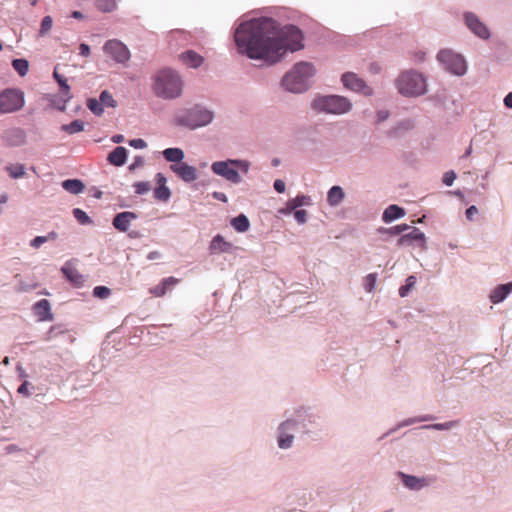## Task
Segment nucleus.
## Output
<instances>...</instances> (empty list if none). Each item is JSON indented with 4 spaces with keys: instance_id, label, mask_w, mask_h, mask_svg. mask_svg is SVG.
I'll return each mask as SVG.
<instances>
[{
    "instance_id": "nucleus-1",
    "label": "nucleus",
    "mask_w": 512,
    "mask_h": 512,
    "mask_svg": "<svg viewBox=\"0 0 512 512\" xmlns=\"http://www.w3.org/2000/svg\"><path fill=\"white\" fill-rule=\"evenodd\" d=\"M234 40L241 54L269 65L279 62L288 51L295 52L304 46L302 32L297 26L280 27L269 17L243 21L234 32Z\"/></svg>"
},
{
    "instance_id": "nucleus-2",
    "label": "nucleus",
    "mask_w": 512,
    "mask_h": 512,
    "mask_svg": "<svg viewBox=\"0 0 512 512\" xmlns=\"http://www.w3.org/2000/svg\"><path fill=\"white\" fill-rule=\"evenodd\" d=\"M308 410L300 407L280 421L275 430L276 445L280 450H290L294 447L296 436L308 432V423H312Z\"/></svg>"
},
{
    "instance_id": "nucleus-3",
    "label": "nucleus",
    "mask_w": 512,
    "mask_h": 512,
    "mask_svg": "<svg viewBox=\"0 0 512 512\" xmlns=\"http://www.w3.org/2000/svg\"><path fill=\"white\" fill-rule=\"evenodd\" d=\"M315 73L316 69L312 63L298 62L285 73L281 80V86L285 91L293 94L304 93L311 87Z\"/></svg>"
},
{
    "instance_id": "nucleus-4",
    "label": "nucleus",
    "mask_w": 512,
    "mask_h": 512,
    "mask_svg": "<svg viewBox=\"0 0 512 512\" xmlns=\"http://www.w3.org/2000/svg\"><path fill=\"white\" fill-rule=\"evenodd\" d=\"M152 91L158 98L174 100L183 92V80L179 73L170 68L159 70L152 78Z\"/></svg>"
},
{
    "instance_id": "nucleus-5",
    "label": "nucleus",
    "mask_w": 512,
    "mask_h": 512,
    "mask_svg": "<svg viewBox=\"0 0 512 512\" xmlns=\"http://www.w3.org/2000/svg\"><path fill=\"white\" fill-rule=\"evenodd\" d=\"M214 117L212 110L201 104H196L190 108L177 111L174 116V123L180 127L196 130L211 124Z\"/></svg>"
},
{
    "instance_id": "nucleus-6",
    "label": "nucleus",
    "mask_w": 512,
    "mask_h": 512,
    "mask_svg": "<svg viewBox=\"0 0 512 512\" xmlns=\"http://www.w3.org/2000/svg\"><path fill=\"white\" fill-rule=\"evenodd\" d=\"M251 163L245 159H226L215 161L211 164L213 174L222 177L231 184L237 185L242 182L240 172L247 174L250 170Z\"/></svg>"
},
{
    "instance_id": "nucleus-7",
    "label": "nucleus",
    "mask_w": 512,
    "mask_h": 512,
    "mask_svg": "<svg viewBox=\"0 0 512 512\" xmlns=\"http://www.w3.org/2000/svg\"><path fill=\"white\" fill-rule=\"evenodd\" d=\"M395 84L398 92L405 97H417L427 92L426 78L413 69L402 72Z\"/></svg>"
},
{
    "instance_id": "nucleus-8",
    "label": "nucleus",
    "mask_w": 512,
    "mask_h": 512,
    "mask_svg": "<svg viewBox=\"0 0 512 512\" xmlns=\"http://www.w3.org/2000/svg\"><path fill=\"white\" fill-rule=\"evenodd\" d=\"M311 107L319 113L343 115L352 110L351 101L341 95H319L313 100Z\"/></svg>"
},
{
    "instance_id": "nucleus-9",
    "label": "nucleus",
    "mask_w": 512,
    "mask_h": 512,
    "mask_svg": "<svg viewBox=\"0 0 512 512\" xmlns=\"http://www.w3.org/2000/svg\"><path fill=\"white\" fill-rule=\"evenodd\" d=\"M437 60L446 71L454 75L462 76L467 71L465 59L450 49L440 50L437 54Z\"/></svg>"
},
{
    "instance_id": "nucleus-10",
    "label": "nucleus",
    "mask_w": 512,
    "mask_h": 512,
    "mask_svg": "<svg viewBox=\"0 0 512 512\" xmlns=\"http://www.w3.org/2000/svg\"><path fill=\"white\" fill-rule=\"evenodd\" d=\"M25 105L24 93L19 89L7 88L0 92V113L10 114L21 110Z\"/></svg>"
},
{
    "instance_id": "nucleus-11",
    "label": "nucleus",
    "mask_w": 512,
    "mask_h": 512,
    "mask_svg": "<svg viewBox=\"0 0 512 512\" xmlns=\"http://www.w3.org/2000/svg\"><path fill=\"white\" fill-rule=\"evenodd\" d=\"M396 475L406 489L415 492L428 488L436 482V477L433 475L416 476L402 471H398Z\"/></svg>"
},
{
    "instance_id": "nucleus-12",
    "label": "nucleus",
    "mask_w": 512,
    "mask_h": 512,
    "mask_svg": "<svg viewBox=\"0 0 512 512\" xmlns=\"http://www.w3.org/2000/svg\"><path fill=\"white\" fill-rule=\"evenodd\" d=\"M463 21L471 33L482 40L491 37L490 29L475 13L467 11L463 14Z\"/></svg>"
},
{
    "instance_id": "nucleus-13",
    "label": "nucleus",
    "mask_w": 512,
    "mask_h": 512,
    "mask_svg": "<svg viewBox=\"0 0 512 512\" xmlns=\"http://www.w3.org/2000/svg\"><path fill=\"white\" fill-rule=\"evenodd\" d=\"M343 86L356 93H361L365 96H372L373 89L366 84V82L353 72H346L341 76Z\"/></svg>"
},
{
    "instance_id": "nucleus-14",
    "label": "nucleus",
    "mask_w": 512,
    "mask_h": 512,
    "mask_svg": "<svg viewBox=\"0 0 512 512\" xmlns=\"http://www.w3.org/2000/svg\"><path fill=\"white\" fill-rule=\"evenodd\" d=\"M103 50L107 55L112 57L117 63L124 64L130 59V51L127 46L117 39L108 40L104 46Z\"/></svg>"
},
{
    "instance_id": "nucleus-15",
    "label": "nucleus",
    "mask_w": 512,
    "mask_h": 512,
    "mask_svg": "<svg viewBox=\"0 0 512 512\" xmlns=\"http://www.w3.org/2000/svg\"><path fill=\"white\" fill-rule=\"evenodd\" d=\"M1 139L8 147H20L26 144L27 134L23 128L11 127L3 131Z\"/></svg>"
},
{
    "instance_id": "nucleus-16",
    "label": "nucleus",
    "mask_w": 512,
    "mask_h": 512,
    "mask_svg": "<svg viewBox=\"0 0 512 512\" xmlns=\"http://www.w3.org/2000/svg\"><path fill=\"white\" fill-rule=\"evenodd\" d=\"M410 231L406 234H403L398 239L399 246L412 245L413 242H417L418 246L421 248H426V236L425 234L416 227L410 226Z\"/></svg>"
},
{
    "instance_id": "nucleus-17",
    "label": "nucleus",
    "mask_w": 512,
    "mask_h": 512,
    "mask_svg": "<svg viewBox=\"0 0 512 512\" xmlns=\"http://www.w3.org/2000/svg\"><path fill=\"white\" fill-rule=\"evenodd\" d=\"M170 169L180 179L187 183L193 182L198 178L197 169L184 162H181L180 164H172Z\"/></svg>"
},
{
    "instance_id": "nucleus-18",
    "label": "nucleus",
    "mask_w": 512,
    "mask_h": 512,
    "mask_svg": "<svg viewBox=\"0 0 512 512\" xmlns=\"http://www.w3.org/2000/svg\"><path fill=\"white\" fill-rule=\"evenodd\" d=\"M312 204L313 203L310 196L300 194L297 195L295 198L289 199L286 202V206L279 210V213L283 215H289L295 212L296 210H299V207L311 206Z\"/></svg>"
},
{
    "instance_id": "nucleus-19",
    "label": "nucleus",
    "mask_w": 512,
    "mask_h": 512,
    "mask_svg": "<svg viewBox=\"0 0 512 512\" xmlns=\"http://www.w3.org/2000/svg\"><path fill=\"white\" fill-rule=\"evenodd\" d=\"M137 219V215L134 212L124 211L115 215L113 219V226L120 232H126L133 220Z\"/></svg>"
},
{
    "instance_id": "nucleus-20",
    "label": "nucleus",
    "mask_w": 512,
    "mask_h": 512,
    "mask_svg": "<svg viewBox=\"0 0 512 512\" xmlns=\"http://www.w3.org/2000/svg\"><path fill=\"white\" fill-rule=\"evenodd\" d=\"M61 272L75 286H81L84 283V277L79 273L72 261L65 262L61 267Z\"/></svg>"
},
{
    "instance_id": "nucleus-21",
    "label": "nucleus",
    "mask_w": 512,
    "mask_h": 512,
    "mask_svg": "<svg viewBox=\"0 0 512 512\" xmlns=\"http://www.w3.org/2000/svg\"><path fill=\"white\" fill-rule=\"evenodd\" d=\"M415 124L412 119H403L393 126L388 132L387 136L390 138H402L414 128Z\"/></svg>"
},
{
    "instance_id": "nucleus-22",
    "label": "nucleus",
    "mask_w": 512,
    "mask_h": 512,
    "mask_svg": "<svg viewBox=\"0 0 512 512\" xmlns=\"http://www.w3.org/2000/svg\"><path fill=\"white\" fill-rule=\"evenodd\" d=\"M511 293H512V281L496 286L490 292L489 300L493 304H499V303L503 302Z\"/></svg>"
},
{
    "instance_id": "nucleus-23",
    "label": "nucleus",
    "mask_w": 512,
    "mask_h": 512,
    "mask_svg": "<svg viewBox=\"0 0 512 512\" xmlns=\"http://www.w3.org/2000/svg\"><path fill=\"white\" fill-rule=\"evenodd\" d=\"M33 311L39 321H50L53 319L51 305L47 299H41L33 305Z\"/></svg>"
},
{
    "instance_id": "nucleus-24",
    "label": "nucleus",
    "mask_w": 512,
    "mask_h": 512,
    "mask_svg": "<svg viewBox=\"0 0 512 512\" xmlns=\"http://www.w3.org/2000/svg\"><path fill=\"white\" fill-rule=\"evenodd\" d=\"M53 78L58 83V85L61 89V94L64 96L62 106H58V109L60 111H64L66 109V104L72 98V95L70 93V86L68 85L67 79L64 78L62 75H60L57 72L56 68L53 72Z\"/></svg>"
},
{
    "instance_id": "nucleus-25",
    "label": "nucleus",
    "mask_w": 512,
    "mask_h": 512,
    "mask_svg": "<svg viewBox=\"0 0 512 512\" xmlns=\"http://www.w3.org/2000/svg\"><path fill=\"white\" fill-rule=\"evenodd\" d=\"M179 280L175 277H167L161 280V282L150 289V293L156 297L164 296L168 290L178 284Z\"/></svg>"
},
{
    "instance_id": "nucleus-26",
    "label": "nucleus",
    "mask_w": 512,
    "mask_h": 512,
    "mask_svg": "<svg viewBox=\"0 0 512 512\" xmlns=\"http://www.w3.org/2000/svg\"><path fill=\"white\" fill-rule=\"evenodd\" d=\"M231 248L232 244L227 242L220 234L214 236L209 245L211 254L229 252Z\"/></svg>"
},
{
    "instance_id": "nucleus-27",
    "label": "nucleus",
    "mask_w": 512,
    "mask_h": 512,
    "mask_svg": "<svg viewBox=\"0 0 512 512\" xmlns=\"http://www.w3.org/2000/svg\"><path fill=\"white\" fill-rule=\"evenodd\" d=\"M107 160L110 164L114 166H123L127 160L126 148L123 146H117L108 154Z\"/></svg>"
},
{
    "instance_id": "nucleus-28",
    "label": "nucleus",
    "mask_w": 512,
    "mask_h": 512,
    "mask_svg": "<svg viewBox=\"0 0 512 512\" xmlns=\"http://www.w3.org/2000/svg\"><path fill=\"white\" fill-rule=\"evenodd\" d=\"M405 214L406 212L404 208L395 204H391L384 210L382 214V220L385 223H391L397 219L404 217Z\"/></svg>"
},
{
    "instance_id": "nucleus-29",
    "label": "nucleus",
    "mask_w": 512,
    "mask_h": 512,
    "mask_svg": "<svg viewBox=\"0 0 512 512\" xmlns=\"http://www.w3.org/2000/svg\"><path fill=\"white\" fill-rule=\"evenodd\" d=\"M180 60L190 68H198L202 65L204 58L193 50H187L180 55Z\"/></svg>"
},
{
    "instance_id": "nucleus-30",
    "label": "nucleus",
    "mask_w": 512,
    "mask_h": 512,
    "mask_svg": "<svg viewBox=\"0 0 512 512\" xmlns=\"http://www.w3.org/2000/svg\"><path fill=\"white\" fill-rule=\"evenodd\" d=\"M345 198V193L342 187L335 185L332 186L327 192V203L331 207L339 206Z\"/></svg>"
},
{
    "instance_id": "nucleus-31",
    "label": "nucleus",
    "mask_w": 512,
    "mask_h": 512,
    "mask_svg": "<svg viewBox=\"0 0 512 512\" xmlns=\"http://www.w3.org/2000/svg\"><path fill=\"white\" fill-rule=\"evenodd\" d=\"M434 418L435 417L433 415H430V414H426V415H422V416H417V417L406 418V419L400 421L399 423H397V425L394 428H392L390 431H388L387 435L396 432L400 428H403V427H406V426H410V425H413V424L419 423V422L431 421Z\"/></svg>"
},
{
    "instance_id": "nucleus-32",
    "label": "nucleus",
    "mask_w": 512,
    "mask_h": 512,
    "mask_svg": "<svg viewBox=\"0 0 512 512\" xmlns=\"http://www.w3.org/2000/svg\"><path fill=\"white\" fill-rule=\"evenodd\" d=\"M162 155L168 162L175 164H180L185 157L184 151L178 147L166 148Z\"/></svg>"
},
{
    "instance_id": "nucleus-33",
    "label": "nucleus",
    "mask_w": 512,
    "mask_h": 512,
    "mask_svg": "<svg viewBox=\"0 0 512 512\" xmlns=\"http://www.w3.org/2000/svg\"><path fill=\"white\" fill-rule=\"evenodd\" d=\"M62 188L73 195L82 193L85 189L84 183L79 179H66L61 184Z\"/></svg>"
},
{
    "instance_id": "nucleus-34",
    "label": "nucleus",
    "mask_w": 512,
    "mask_h": 512,
    "mask_svg": "<svg viewBox=\"0 0 512 512\" xmlns=\"http://www.w3.org/2000/svg\"><path fill=\"white\" fill-rule=\"evenodd\" d=\"M232 227L240 233L246 232L250 227L249 219L244 214H239L231 220Z\"/></svg>"
},
{
    "instance_id": "nucleus-35",
    "label": "nucleus",
    "mask_w": 512,
    "mask_h": 512,
    "mask_svg": "<svg viewBox=\"0 0 512 512\" xmlns=\"http://www.w3.org/2000/svg\"><path fill=\"white\" fill-rule=\"evenodd\" d=\"M459 425L458 420L447 421L443 423H434V424H426L421 428L425 430H438V431H447L453 429Z\"/></svg>"
},
{
    "instance_id": "nucleus-36",
    "label": "nucleus",
    "mask_w": 512,
    "mask_h": 512,
    "mask_svg": "<svg viewBox=\"0 0 512 512\" xmlns=\"http://www.w3.org/2000/svg\"><path fill=\"white\" fill-rule=\"evenodd\" d=\"M85 123L82 120H74L68 124H63L61 130L72 135L84 130Z\"/></svg>"
},
{
    "instance_id": "nucleus-37",
    "label": "nucleus",
    "mask_w": 512,
    "mask_h": 512,
    "mask_svg": "<svg viewBox=\"0 0 512 512\" xmlns=\"http://www.w3.org/2000/svg\"><path fill=\"white\" fill-rule=\"evenodd\" d=\"M5 170L12 179H20L26 174L25 166L20 163L8 165L5 167Z\"/></svg>"
},
{
    "instance_id": "nucleus-38",
    "label": "nucleus",
    "mask_w": 512,
    "mask_h": 512,
    "mask_svg": "<svg viewBox=\"0 0 512 512\" xmlns=\"http://www.w3.org/2000/svg\"><path fill=\"white\" fill-rule=\"evenodd\" d=\"M416 282L417 278L414 275L408 276L405 280V284L399 288V296L402 298L407 297L411 290L415 287Z\"/></svg>"
},
{
    "instance_id": "nucleus-39",
    "label": "nucleus",
    "mask_w": 512,
    "mask_h": 512,
    "mask_svg": "<svg viewBox=\"0 0 512 512\" xmlns=\"http://www.w3.org/2000/svg\"><path fill=\"white\" fill-rule=\"evenodd\" d=\"M12 66L21 77L28 73L29 62L24 58L14 59L12 61Z\"/></svg>"
},
{
    "instance_id": "nucleus-40",
    "label": "nucleus",
    "mask_w": 512,
    "mask_h": 512,
    "mask_svg": "<svg viewBox=\"0 0 512 512\" xmlns=\"http://www.w3.org/2000/svg\"><path fill=\"white\" fill-rule=\"evenodd\" d=\"M154 197L159 201L167 202L171 197V191L166 185L161 184L154 190Z\"/></svg>"
},
{
    "instance_id": "nucleus-41",
    "label": "nucleus",
    "mask_w": 512,
    "mask_h": 512,
    "mask_svg": "<svg viewBox=\"0 0 512 512\" xmlns=\"http://www.w3.org/2000/svg\"><path fill=\"white\" fill-rule=\"evenodd\" d=\"M98 100L100 101L101 104H103V108L104 107H110V108L117 107V101L113 98L112 94L107 90H103L100 93Z\"/></svg>"
},
{
    "instance_id": "nucleus-42",
    "label": "nucleus",
    "mask_w": 512,
    "mask_h": 512,
    "mask_svg": "<svg viewBox=\"0 0 512 512\" xmlns=\"http://www.w3.org/2000/svg\"><path fill=\"white\" fill-rule=\"evenodd\" d=\"M86 105L95 116H101L104 113L103 104L96 98L87 99Z\"/></svg>"
},
{
    "instance_id": "nucleus-43",
    "label": "nucleus",
    "mask_w": 512,
    "mask_h": 512,
    "mask_svg": "<svg viewBox=\"0 0 512 512\" xmlns=\"http://www.w3.org/2000/svg\"><path fill=\"white\" fill-rule=\"evenodd\" d=\"M409 229H410L409 225L399 224V225H396V226H393L390 228L381 227V228H379L378 231H379V233H387L390 235H400L401 233H403L404 231H407Z\"/></svg>"
},
{
    "instance_id": "nucleus-44",
    "label": "nucleus",
    "mask_w": 512,
    "mask_h": 512,
    "mask_svg": "<svg viewBox=\"0 0 512 512\" xmlns=\"http://www.w3.org/2000/svg\"><path fill=\"white\" fill-rule=\"evenodd\" d=\"M377 282V274L376 273H369L364 277L363 280V287L366 292L371 293L375 290Z\"/></svg>"
},
{
    "instance_id": "nucleus-45",
    "label": "nucleus",
    "mask_w": 512,
    "mask_h": 512,
    "mask_svg": "<svg viewBox=\"0 0 512 512\" xmlns=\"http://www.w3.org/2000/svg\"><path fill=\"white\" fill-rule=\"evenodd\" d=\"M72 214L81 225H89L92 223V219L80 208H74Z\"/></svg>"
},
{
    "instance_id": "nucleus-46",
    "label": "nucleus",
    "mask_w": 512,
    "mask_h": 512,
    "mask_svg": "<svg viewBox=\"0 0 512 512\" xmlns=\"http://www.w3.org/2000/svg\"><path fill=\"white\" fill-rule=\"evenodd\" d=\"M95 4L102 12H112L116 8V0H95Z\"/></svg>"
},
{
    "instance_id": "nucleus-47",
    "label": "nucleus",
    "mask_w": 512,
    "mask_h": 512,
    "mask_svg": "<svg viewBox=\"0 0 512 512\" xmlns=\"http://www.w3.org/2000/svg\"><path fill=\"white\" fill-rule=\"evenodd\" d=\"M53 25V19L51 16H45L40 25L39 29V36L43 37L45 36L52 28Z\"/></svg>"
},
{
    "instance_id": "nucleus-48",
    "label": "nucleus",
    "mask_w": 512,
    "mask_h": 512,
    "mask_svg": "<svg viewBox=\"0 0 512 512\" xmlns=\"http://www.w3.org/2000/svg\"><path fill=\"white\" fill-rule=\"evenodd\" d=\"M111 290L106 286H96L93 289V296L100 298V299H106L110 296Z\"/></svg>"
},
{
    "instance_id": "nucleus-49",
    "label": "nucleus",
    "mask_w": 512,
    "mask_h": 512,
    "mask_svg": "<svg viewBox=\"0 0 512 512\" xmlns=\"http://www.w3.org/2000/svg\"><path fill=\"white\" fill-rule=\"evenodd\" d=\"M133 186L135 188V193L138 195L146 194L151 189L150 183L146 181L136 182Z\"/></svg>"
},
{
    "instance_id": "nucleus-50",
    "label": "nucleus",
    "mask_w": 512,
    "mask_h": 512,
    "mask_svg": "<svg viewBox=\"0 0 512 512\" xmlns=\"http://www.w3.org/2000/svg\"><path fill=\"white\" fill-rule=\"evenodd\" d=\"M62 333H64V330L62 329V327L60 325L52 326L49 329V331L47 332L45 339L47 341H50Z\"/></svg>"
},
{
    "instance_id": "nucleus-51",
    "label": "nucleus",
    "mask_w": 512,
    "mask_h": 512,
    "mask_svg": "<svg viewBox=\"0 0 512 512\" xmlns=\"http://www.w3.org/2000/svg\"><path fill=\"white\" fill-rule=\"evenodd\" d=\"M455 179L456 173L453 170H450L444 173L442 181L446 186H451Z\"/></svg>"
},
{
    "instance_id": "nucleus-52",
    "label": "nucleus",
    "mask_w": 512,
    "mask_h": 512,
    "mask_svg": "<svg viewBox=\"0 0 512 512\" xmlns=\"http://www.w3.org/2000/svg\"><path fill=\"white\" fill-rule=\"evenodd\" d=\"M294 213L295 220L298 224H304L307 221V212L305 210H296Z\"/></svg>"
},
{
    "instance_id": "nucleus-53",
    "label": "nucleus",
    "mask_w": 512,
    "mask_h": 512,
    "mask_svg": "<svg viewBox=\"0 0 512 512\" xmlns=\"http://www.w3.org/2000/svg\"><path fill=\"white\" fill-rule=\"evenodd\" d=\"M129 145L135 149H144L147 147V143L141 138L130 140Z\"/></svg>"
},
{
    "instance_id": "nucleus-54",
    "label": "nucleus",
    "mask_w": 512,
    "mask_h": 512,
    "mask_svg": "<svg viewBox=\"0 0 512 512\" xmlns=\"http://www.w3.org/2000/svg\"><path fill=\"white\" fill-rule=\"evenodd\" d=\"M47 242V237L44 236H36L34 239L31 240L30 246L38 249L41 247L42 244Z\"/></svg>"
},
{
    "instance_id": "nucleus-55",
    "label": "nucleus",
    "mask_w": 512,
    "mask_h": 512,
    "mask_svg": "<svg viewBox=\"0 0 512 512\" xmlns=\"http://www.w3.org/2000/svg\"><path fill=\"white\" fill-rule=\"evenodd\" d=\"M390 116V112L388 110H379L377 113H376V122L379 124V123H382L384 121H386Z\"/></svg>"
},
{
    "instance_id": "nucleus-56",
    "label": "nucleus",
    "mask_w": 512,
    "mask_h": 512,
    "mask_svg": "<svg viewBox=\"0 0 512 512\" xmlns=\"http://www.w3.org/2000/svg\"><path fill=\"white\" fill-rule=\"evenodd\" d=\"M273 187L278 193H284L286 189L285 182L281 179L275 180Z\"/></svg>"
},
{
    "instance_id": "nucleus-57",
    "label": "nucleus",
    "mask_w": 512,
    "mask_h": 512,
    "mask_svg": "<svg viewBox=\"0 0 512 512\" xmlns=\"http://www.w3.org/2000/svg\"><path fill=\"white\" fill-rule=\"evenodd\" d=\"M144 164V158L142 156H136L129 166V170H134Z\"/></svg>"
},
{
    "instance_id": "nucleus-58",
    "label": "nucleus",
    "mask_w": 512,
    "mask_h": 512,
    "mask_svg": "<svg viewBox=\"0 0 512 512\" xmlns=\"http://www.w3.org/2000/svg\"><path fill=\"white\" fill-rule=\"evenodd\" d=\"M426 58V53L424 51H416L413 53V61L415 63L424 62Z\"/></svg>"
},
{
    "instance_id": "nucleus-59",
    "label": "nucleus",
    "mask_w": 512,
    "mask_h": 512,
    "mask_svg": "<svg viewBox=\"0 0 512 512\" xmlns=\"http://www.w3.org/2000/svg\"><path fill=\"white\" fill-rule=\"evenodd\" d=\"M30 383L27 382V381H24L17 389L18 393L19 394H22V395H25V396H29L30 395V392H29V387Z\"/></svg>"
},
{
    "instance_id": "nucleus-60",
    "label": "nucleus",
    "mask_w": 512,
    "mask_h": 512,
    "mask_svg": "<svg viewBox=\"0 0 512 512\" xmlns=\"http://www.w3.org/2000/svg\"><path fill=\"white\" fill-rule=\"evenodd\" d=\"M478 213L476 206L472 205L466 209L465 215L468 220H473V217Z\"/></svg>"
},
{
    "instance_id": "nucleus-61",
    "label": "nucleus",
    "mask_w": 512,
    "mask_h": 512,
    "mask_svg": "<svg viewBox=\"0 0 512 512\" xmlns=\"http://www.w3.org/2000/svg\"><path fill=\"white\" fill-rule=\"evenodd\" d=\"M212 197H213L215 200L221 201V202H223V203H227V201H228V198H227L226 194H225V193H223V192L214 191V192L212 193Z\"/></svg>"
},
{
    "instance_id": "nucleus-62",
    "label": "nucleus",
    "mask_w": 512,
    "mask_h": 512,
    "mask_svg": "<svg viewBox=\"0 0 512 512\" xmlns=\"http://www.w3.org/2000/svg\"><path fill=\"white\" fill-rule=\"evenodd\" d=\"M79 50V54L83 57H88L90 55V47L85 43L80 44Z\"/></svg>"
},
{
    "instance_id": "nucleus-63",
    "label": "nucleus",
    "mask_w": 512,
    "mask_h": 512,
    "mask_svg": "<svg viewBox=\"0 0 512 512\" xmlns=\"http://www.w3.org/2000/svg\"><path fill=\"white\" fill-rule=\"evenodd\" d=\"M503 102H504V105L507 108H511L512 109V91L505 96Z\"/></svg>"
},
{
    "instance_id": "nucleus-64",
    "label": "nucleus",
    "mask_w": 512,
    "mask_h": 512,
    "mask_svg": "<svg viewBox=\"0 0 512 512\" xmlns=\"http://www.w3.org/2000/svg\"><path fill=\"white\" fill-rule=\"evenodd\" d=\"M124 140H125V138L122 134H115L111 137V141L116 144L122 143V142H124Z\"/></svg>"
}]
</instances>
